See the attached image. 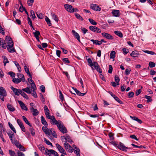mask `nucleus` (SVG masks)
<instances>
[{"label": "nucleus", "mask_w": 156, "mask_h": 156, "mask_svg": "<svg viewBox=\"0 0 156 156\" xmlns=\"http://www.w3.org/2000/svg\"><path fill=\"white\" fill-rule=\"evenodd\" d=\"M72 32L73 33L74 37L76 38L79 42H80V35L79 34L73 30H72Z\"/></svg>", "instance_id": "nucleus-16"}, {"label": "nucleus", "mask_w": 156, "mask_h": 156, "mask_svg": "<svg viewBox=\"0 0 156 156\" xmlns=\"http://www.w3.org/2000/svg\"><path fill=\"white\" fill-rule=\"evenodd\" d=\"M64 139H65V140L67 142H72L70 138V137L69 136H66V137L64 138Z\"/></svg>", "instance_id": "nucleus-64"}, {"label": "nucleus", "mask_w": 156, "mask_h": 156, "mask_svg": "<svg viewBox=\"0 0 156 156\" xmlns=\"http://www.w3.org/2000/svg\"><path fill=\"white\" fill-rule=\"evenodd\" d=\"M62 60L65 63H70V61L68 58H63L62 59Z\"/></svg>", "instance_id": "nucleus-60"}, {"label": "nucleus", "mask_w": 156, "mask_h": 156, "mask_svg": "<svg viewBox=\"0 0 156 156\" xmlns=\"http://www.w3.org/2000/svg\"><path fill=\"white\" fill-rule=\"evenodd\" d=\"M30 126V127L29 128V131L31 132V133L32 135L33 136H34L35 134L34 131V129H33V128L32 126L31 125V126Z\"/></svg>", "instance_id": "nucleus-39"}, {"label": "nucleus", "mask_w": 156, "mask_h": 156, "mask_svg": "<svg viewBox=\"0 0 156 156\" xmlns=\"http://www.w3.org/2000/svg\"><path fill=\"white\" fill-rule=\"evenodd\" d=\"M90 41L93 42V44L98 45H100L101 44V43L100 41H99L98 40H94L93 39H91L90 40Z\"/></svg>", "instance_id": "nucleus-30"}, {"label": "nucleus", "mask_w": 156, "mask_h": 156, "mask_svg": "<svg viewBox=\"0 0 156 156\" xmlns=\"http://www.w3.org/2000/svg\"><path fill=\"white\" fill-rule=\"evenodd\" d=\"M24 69L25 72L27 73L29 77L30 78H32V76L29 72V69L27 68V66H25L24 67Z\"/></svg>", "instance_id": "nucleus-20"}, {"label": "nucleus", "mask_w": 156, "mask_h": 156, "mask_svg": "<svg viewBox=\"0 0 156 156\" xmlns=\"http://www.w3.org/2000/svg\"><path fill=\"white\" fill-rule=\"evenodd\" d=\"M7 74L10 76L11 77L14 78L15 76V74L12 72L10 71Z\"/></svg>", "instance_id": "nucleus-52"}, {"label": "nucleus", "mask_w": 156, "mask_h": 156, "mask_svg": "<svg viewBox=\"0 0 156 156\" xmlns=\"http://www.w3.org/2000/svg\"><path fill=\"white\" fill-rule=\"evenodd\" d=\"M149 66L151 68H153L155 66V64L153 62H150L149 63Z\"/></svg>", "instance_id": "nucleus-61"}, {"label": "nucleus", "mask_w": 156, "mask_h": 156, "mask_svg": "<svg viewBox=\"0 0 156 156\" xmlns=\"http://www.w3.org/2000/svg\"><path fill=\"white\" fill-rule=\"evenodd\" d=\"M144 98L147 99V102H149L152 101V99L151 98V97L150 96L147 95H145Z\"/></svg>", "instance_id": "nucleus-59"}, {"label": "nucleus", "mask_w": 156, "mask_h": 156, "mask_svg": "<svg viewBox=\"0 0 156 156\" xmlns=\"http://www.w3.org/2000/svg\"><path fill=\"white\" fill-rule=\"evenodd\" d=\"M36 89V88H31V94L35 98H37V95L35 91V90Z\"/></svg>", "instance_id": "nucleus-23"}, {"label": "nucleus", "mask_w": 156, "mask_h": 156, "mask_svg": "<svg viewBox=\"0 0 156 156\" xmlns=\"http://www.w3.org/2000/svg\"><path fill=\"white\" fill-rule=\"evenodd\" d=\"M75 16L77 19H78L81 21H82L83 20V18L80 16L79 14L76 13H75Z\"/></svg>", "instance_id": "nucleus-44"}, {"label": "nucleus", "mask_w": 156, "mask_h": 156, "mask_svg": "<svg viewBox=\"0 0 156 156\" xmlns=\"http://www.w3.org/2000/svg\"><path fill=\"white\" fill-rule=\"evenodd\" d=\"M0 45L4 48H6L7 47L5 41L3 39L0 38Z\"/></svg>", "instance_id": "nucleus-17"}, {"label": "nucleus", "mask_w": 156, "mask_h": 156, "mask_svg": "<svg viewBox=\"0 0 156 156\" xmlns=\"http://www.w3.org/2000/svg\"><path fill=\"white\" fill-rule=\"evenodd\" d=\"M112 13L113 16L117 17H119L120 15L119 10H113Z\"/></svg>", "instance_id": "nucleus-18"}, {"label": "nucleus", "mask_w": 156, "mask_h": 156, "mask_svg": "<svg viewBox=\"0 0 156 156\" xmlns=\"http://www.w3.org/2000/svg\"><path fill=\"white\" fill-rule=\"evenodd\" d=\"M94 69H96L97 71L99 72V73H102V69L100 68L97 62H94Z\"/></svg>", "instance_id": "nucleus-15"}, {"label": "nucleus", "mask_w": 156, "mask_h": 156, "mask_svg": "<svg viewBox=\"0 0 156 156\" xmlns=\"http://www.w3.org/2000/svg\"><path fill=\"white\" fill-rule=\"evenodd\" d=\"M115 56V52L114 51H112L110 54V57L111 58H114Z\"/></svg>", "instance_id": "nucleus-41"}, {"label": "nucleus", "mask_w": 156, "mask_h": 156, "mask_svg": "<svg viewBox=\"0 0 156 156\" xmlns=\"http://www.w3.org/2000/svg\"><path fill=\"white\" fill-rule=\"evenodd\" d=\"M115 34L121 38L123 37V34L119 31L116 30L114 31Z\"/></svg>", "instance_id": "nucleus-31"}, {"label": "nucleus", "mask_w": 156, "mask_h": 156, "mask_svg": "<svg viewBox=\"0 0 156 156\" xmlns=\"http://www.w3.org/2000/svg\"><path fill=\"white\" fill-rule=\"evenodd\" d=\"M30 16L31 17V18L34 19L36 17V16L34 13V12L33 10H31L30 12Z\"/></svg>", "instance_id": "nucleus-50"}, {"label": "nucleus", "mask_w": 156, "mask_h": 156, "mask_svg": "<svg viewBox=\"0 0 156 156\" xmlns=\"http://www.w3.org/2000/svg\"><path fill=\"white\" fill-rule=\"evenodd\" d=\"M101 34L103 37L108 40H113L114 38L112 35L108 33L103 32Z\"/></svg>", "instance_id": "nucleus-7"}, {"label": "nucleus", "mask_w": 156, "mask_h": 156, "mask_svg": "<svg viewBox=\"0 0 156 156\" xmlns=\"http://www.w3.org/2000/svg\"><path fill=\"white\" fill-rule=\"evenodd\" d=\"M64 7L69 12L72 13L74 12V8L71 5L65 4Z\"/></svg>", "instance_id": "nucleus-4"}, {"label": "nucleus", "mask_w": 156, "mask_h": 156, "mask_svg": "<svg viewBox=\"0 0 156 156\" xmlns=\"http://www.w3.org/2000/svg\"><path fill=\"white\" fill-rule=\"evenodd\" d=\"M56 146L60 152L61 153L62 152H64V150L62 148V147L59 144H56Z\"/></svg>", "instance_id": "nucleus-25"}, {"label": "nucleus", "mask_w": 156, "mask_h": 156, "mask_svg": "<svg viewBox=\"0 0 156 156\" xmlns=\"http://www.w3.org/2000/svg\"><path fill=\"white\" fill-rule=\"evenodd\" d=\"M9 152L10 156H16V154L14 151H12L11 150H9Z\"/></svg>", "instance_id": "nucleus-45"}, {"label": "nucleus", "mask_w": 156, "mask_h": 156, "mask_svg": "<svg viewBox=\"0 0 156 156\" xmlns=\"http://www.w3.org/2000/svg\"><path fill=\"white\" fill-rule=\"evenodd\" d=\"M42 129L46 134L49 135V129L46 126H43Z\"/></svg>", "instance_id": "nucleus-21"}, {"label": "nucleus", "mask_w": 156, "mask_h": 156, "mask_svg": "<svg viewBox=\"0 0 156 156\" xmlns=\"http://www.w3.org/2000/svg\"><path fill=\"white\" fill-rule=\"evenodd\" d=\"M10 88L12 90L15 95L17 96H19L20 95L21 90L20 89H18L14 88L12 86H11Z\"/></svg>", "instance_id": "nucleus-11"}, {"label": "nucleus", "mask_w": 156, "mask_h": 156, "mask_svg": "<svg viewBox=\"0 0 156 156\" xmlns=\"http://www.w3.org/2000/svg\"><path fill=\"white\" fill-rule=\"evenodd\" d=\"M130 117L132 118L133 119L136 121L140 124L142 122L141 120H140L137 117L135 116H130Z\"/></svg>", "instance_id": "nucleus-35"}, {"label": "nucleus", "mask_w": 156, "mask_h": 156, "mask_svg": "<svg viewBox=\"0 0 156 156\" xmlns=\"http://www.w3.org/2000/svg\"><path fill=\"white\" fill-rule=\"evenodd\" d=\"M57 127L60 132L63 133H66L67 131L66 128L64 126L63 123L61 122H59L58 124Z\"/></svg>", "instance_id": "nucleus-2"}, {"label": "nucleus", "mask_w": 156, "mask_h": 156, "mask_svg": "<svg viewBox=\"0 0 156 156\" xmlns=\"http://www.w3.org/2000/svg\"><path fill=\"white\" fill-rule=\"evenodd\" d=\"M7 107L9 110L10 111L13 112L15 110V108L10 105L7 104Z\"/></svg>", "instance_id": "nucleus-36"}, {"label": "nucleus", "mask_w": 156, "mask_h": 156, "mask_svg": "<svg viewBox=\"0 0 156 156\" xmlns=\"http://www.w3.org/2000/svg\"><path fill=\"white\" fill-rule=\"evenodd\" d=\"M17 122L20 128L23 126V123L20 120L18 119L17 120Z\"/></svg>", "instance_id": "nucleus-56"}, {"label": "nucleus", "mask_w": 156, "mask_h": 156, "mask_svg": "<svg viewBox=\"0 0 156 156\" xmlns=\"http://www.w3.org/2000/svg\"><path fill=\"white\" fill-rule=\"evenodd\" d=\"M22 118L23 120L24 121V122L27 125H28L29 126H31V124L29 122L27 119L26 118V117L24 116H22Z\"/></svg>", "instance_id": "nucleus-40"}, {"label": "nucleus", "mask_w": 156, "mask_h": 156, "mask_svg": "<svg viewBox=\"0 0 156 156\" xmlns=\"http://www.w3.org/2000/svg\"><path fill=\"white\" fill-rule=\"evenodd\" d=\"M90 8L91 9L95 11H100L101 10V8L96 4H92L90 5Z\"/></svg>", "instance_id": "nucleus-6"}, {"label": "nucleus", "mask_w": 156, "mask_h": 156, "mask_svg": "<svg viewBox=\"0 0 156 156\" xmlns=\"http://www.w3.org/2000/svg\"><path fill=\"white\" fill-rule=\"evenodd\" d=\"M19 145H16V146L19 148L20 151H25V149L20 144L18 143Z\"/></svg>", "instance_id": "nucleus-43"}, {"label": "nucleus", "mask_w": 156, "mask_h": 156, "mask_svg": "<svg viewBox=\"0 0 156 156\" xmlns=\"http://www.w3.org/2000/svg\"><path fill=\"white\" fill-rule=\"evenodd\" d=\"M49 135H50V133L51 134L53 135V136L55 138H57V135L55 132L53 130V129H49Z\"/></svg>", "instance_id": "nucleus-28"}, {"label": "nucleus", "mask_w": 156, "mask_h": 156, "mask_svg": "<svg viewBox=\"0 0 156 156\" xmlns=\"http://www.w3.org/2000/svg\"><path fill=\"white\" fill-rule=\"evenodd\" d=\"M7 134L9 137L11 141L12 140L13 137L14 136V134L11 131L7 132Z\"/></svg>", "instance_id": "nucleus-33"}, {"label": "nucleus", "mask_w": 156, "mask_h": 156, "mask_svg": "<svg viewBox=\"0 0 156 156\" xmlns=\"http://www.w3.org/2000/svg\"><path fill=\"white\" fill-rule=\"evenodd\" d=\"M30 110L32 112L33 115L35 116L37 115L39 113V112L36 109H35L34 108H30Z\"/></svg>", "instance_id": "nucleus-13"}, {"label": "nucleus", "mask_w": 156, "mask_h": 156, "mask_svg": "<svg viewBox=\"0 0 156 156\" xmlns=\"http://www.w3.org/2000/svg\"><path fill=\"white\" fill-rule=\"evenodd\" d=\"M123 53L124 54L126 55L129 52V50L126 48H123L122 49Z\"/></svg>", "instance_id": "nucleus-62"}, {"label": "nucleus", "mask_w": 156, "mask_h": 156, "mask_svg": "<svg viewBox=\"0 0 156 156\" xmlns=\"http://www.w3.org/2000/svg\"><path fill=\"white\" fill-rule=\"evenodd\" d=\"M51 16L52 18L56 22L58 21V18L57 16L53 12H51Z\"/></svg>", "instance_id": "nucleus-24"}, {"label": "nucleus", "mask_w": 156, "mask_h": 156, "mask_svg": "<svg viewBox=\"0 0 156 156\" xmlns=\"http://www.w3.org/2000/svg\"><path fill=\"white\" fill-rule=\"evenodd\" d=\"M2 58H3V62L4 64V66H5L6 65V64L7 63H8L9 62V61L8 60L7 58L5 56H2Z\"/></svg>", "instance_id": "nucleus-38"}, {"label": "nucleus", "mask_w": 156, "mask_h": 156, "mask_svg": "<svg viewBox=\"0 0 156 156\" xmlns=\"http://www.w3.org/2000/svg\"><path fill=\"white\" fill-rule=\"evenodd\" d=\"M44 141L45 142V143L48 145L51 146H53L52 144L47 139L45 138H44Z\"/></svg>", "instance_id": "nucleus-57"}, {"label": "nucleus", "mask_w": 156, "mask_h": 156, "mask_svg": "<svg viewBox=\"0 0 156 156\" xmlns=\"http://www.w3.org/2000/svg\"><path fill=\"white\" fill-rule=\"evenodd\" d=\"M117 147L119 149L123 151H126V149H128L127 147L125 146L124 144L121 142H120L118 145Z\"/></svg>", "instance_id": "nucleus-10"}, {"label": "nucleus", "mask_w": 156, "mask_h": 156, "mask_svg": "<svg viewBox=\"0 0 156 156\" xmlns=\"http://www.w3.org/2000/svg\"><path fill=\"white\" fill-rule=\"evenodd\" d=\"M144 52L145 53H147V54H151V55H154L155 54V53L154 52L152 51L145 50V51H144Z\"/></svg>", "instance_id": "nucleus-58"}, {"label": "nucleus", "mask_w": 156, "mask_h": 156, "mask_svg": "<svg viewBox=\"0 0 156 156\" xmlns=\"http://www.w3.org/2000/svg\"><path fill=\"white\" fill-rule=\"evenodd\" d=\"M89 29L92 31L97 33L101 32V30L96 26H90L89 27Z\"/></svg>", "instance_id": "nucleus-5"}, {"label": "nucleus", "mask_w": 156, "mask_h": 156, "mask_svg": "<svg viewBox=\"0 0 156 156\" xmlns=\"http://www.w3.org/2000/svg\"><path fill=\"white\" fill-rule=\"evenodd\" d=\"M66 150L67 151H68L70 153H72L73 151V147L71 146H70V147H69L68 148H66Z\"/></svg>", "instance_id": "nucleus-63"}, {"label": "nucleus", "mask_w": 156, "mask_h": 156, "mask_svg": "<svg viewBox=\"0 0 156 156\" xmlns=\"http://www.w3.org/2000/svg\"><path fill=\"white\" fill-rule=\"evenodd\" d=\"M29 83L30 84L31 88H36V85L34 81L31 79H27Z\"/></svg>", "instance_id": "nucleus-19"}, {"label": "nucleus", "mask_w": 156, "mask_h": 156, "mask_svg": "<svg viewBox=\"0 0 156 156\" xmlns=\"http://www.w3.org/2000/svg\"><path fill=\"white\" fill-rule=\"evenodd\" d=\"M50 119V122L53 125H56L57 126L58 124V122H61L60 120H58V121H57L54 116L52 115L51 116V118Z\"/></svg>", "instance_id": "nucleus-9"}, {"label": "nucleus", "mask_w": 156, "mask_h": 156, "mask_svg": "<svg viewBox=\"0 0 156 156\" xmlns=\"http://www.w3.org/2000/svg\"><path fill=\"white\" fill-rule=\"evenodd\" d=\"M53 150H48L46 149V150H45V154L47 155H49V154H52L53 151H53Z\"/></svg>", "instance_id": "nucleus-49"}, {"label": "nucleus", "mask_w": 156, "mask_h": 156, "mask_svg": "<svg viewBox=\"0 0 156 156\" xmlns=\"http://www.w3.org/2000/svg\"><path fill=\"white\" fill-rule=\"evenodd\" d=\"M0 132L2 134V133L5 135H6V133H5V128L3 127V124L2 123H0Z\"/></svg>", "instance_id": "nucleus-26"}, {"label": "nucleus", "mask_w": 156, "mask_h": 156, "mask_svg": "<svg viewBox=\"0 0 156 156\" xmlns=\"http://www.w3.org/2000/svg\"><path fill=\"white\" fill-rule=\"evenodd\" d=\"M18 102L20 105L21 108L24 110L28 111V108L23 103V102L21 101H18Z\"/></svg>", "instance_id": "nucleus-12"}, {"label": "nucleus", "mask_w": 156, "mask_h": 156, "mask_svg": "<svg viewBox=\"0 0 156 156\" xmlns=\"http://www.w3.org/2000/svg\"><path fill=\"white\" fill-rule=\"evenodd\" d=\"M27 19L28 21V23L29 25H30V26L33 28V26L32 25V22L30 19V18L29 17V16H27Z\"/></svg>", "instance_id": "nucleus-55"}, {"label": "nucleus", "mask_w": 156, "mask_h": 156, "mask_svg": "<svg viewBox=\"0 0 156 156\" xmlns=\"http://www.w3.org/2000/svg\"><path fill=\"white\" fill-rule=\"evenodd\" d=\"M72 88L74 90L75 92L76 93V94L79 96H82L85 95L86 94V93H83L80 92L76 88H75L74 87H72Z\"/></svg>", "instance_id": "nucleus-22"}, {"label": "nucleus", "mask_w": 156, "mask_h": 156, "mask_svg": "<svg viewBox=\"0 0 156 156\" xmlns=\"http://www.w3.org/2000/svg\"><path fill=\"white\" fill-rule=\"evenodd\" d=\"M41 119L42 123L45 126H47L48 125L47 122L45 120L44 117L43 116H41Z\"/></svg>", "instance_id": "nucleus-27"}, {"label": "nucleus", "mask_w": 156, "mask_h": 156, "mask_svg": "<svg viewBox=\"0 0 156 156\" xmlns=\"http://www.w3.org/2000/svg\"><path fill=\"white\" fill-rule=\"evenodd\" d=\"M109 94L111 95L115 99V100L117 102L119 103L120 104H122V101L120 100L119 98L116 96L114 94H113L112 92L111 91L109 92Z\"/></svg>", "instance_id": "nucleus-8"}, {"label": "nucleus", "mask_w": 156, "mask_h": 156, "mask_svg": "<svg viewBox=\"0 0 156 156\" xmlns=\"http://www.w3.org/2000/svg\"><path fill=\"white\" fill-rule=\"evenodd\" d=\"M33 34L35 37H38L40 34L39 31L38 30H36L35 32H34Z\"/></svg>", "instance_id": "nucleus-51"}, {"label": "nucleus", "mask_w": 156, "mask_h": 156, "mask_svg": "<svg viewBox=\"0 0 156 156\" xmlns=\"http://www.w3.org/2000/svg\"><path fill=\"white\" fill-rule=\"evenodd\" d=\"M20 94H21V95L25 98L26 99L28 98V97L27 95L26 94V93H25L23 92L22 90H21V92H20Z\"/></svg>", "instance_id": "nucleus-53"}, {"label": "nucleus", "mask_w": 156, "mask_h": 156, "mask_svg": "<svg viewBox=\"0 0 156 156\" xmlns=\"http://www.w3.org/2000/svg\"><path fill=\"white\" fill-rule=\"evenodd\" d=\"M14 63L17 67L18 71H19V72H20L21 71V69L19 64L16 61L14 62Z\"/></svg>", "instance_id": "nucleus-46"}, {"label": "nucleus", "mask_w": 156, "mask_h": 156, "mask_svg": "<svg viewBox=\"0 0 156 156\" xmlns=\"http://www.w3.org/2000/svg\"><path fill=\"white\" fill-rule=\"evenodd\" d=\"M87 62L89 63V65L91 67L94 66V62H92V61L90 58H88L87 60Z\"/></svg>", "instance_id": "nucleus-32"}, {"label": "nucleus", "mask_w": 156, "mask_h": 156, "mask_svg": "<svg viewBox=\"0 0 156 156\" xmlns=\"http://www.w3.org/2000/svg\"><path fill=\"white\" fill-rule=\"evenodd\" d=\"M5 41L8 44L7 48L8 51L10 53L15 52L16 50L13 47V42L11 37L7 36L5 37Z\"/></svg>", "instance_id": "nucleus-1"}, {"label": "nucleus", "mask_w": 156, "mask_h": 156, "mask_svg": "<svg viewBox=\"0 0 156 156\" xmlns=\"http://www.w3.org/2000/svg\"><path fill=\"white\" fill-rule=\"evenodd\" d=\"M8 124H9V126L10 128V129L12 131H13V132H14L15 133H16V131L15 128L13 126V125L12 124L10 123V122H8Z\"/></svg>", "instance_id": "nucleus-37"}, {"label": "nucleus", "mask_w": 156, "mask_h": 156, "mask_svg": "<svg viewBox=\"0 0 156 156\" xmlns=\"http://www.w3.org/2000/svg\"><path fill=\"white\" fill-rule=\"evenodd\" d=\"M12 81L15 83H18L21 81V79H13Z\"/></svg>", "instance_id": "nucleus-42"}, {"label": "nucleus", "mask_w": 156, "mask_h": 156, "mask_svg": "<svg viewBox=\"0 0 156 156\" xmlns=\"http://www.w3.org/2000/svg\"><path fill=\"white\" fill-rule=\"evenodd\" d=\"M140 55L139 52L136 50L132 51V53L130 54V55L133 58L138 57Z\"/></svg>", "instance_id": "nucleus-14"}, {"label": "nucleus", "mask_w": 156, "mask_h": 156, "mask_svg": "<svg viewBox=\"0 0 156 156\" xmlns=\"http://www.w3.org/2000/svg\"><path fill=\"white\" fill-rule=\"evenodd\" d=\"M45 21L47 22V24L49 26H51L52 24L51 22V21L47 16H45Z\"/></svg>", "instance_id": "nucleus-34"}, {"label": "nucleus", "mask_w": 156, "mask_h": 156, "mask_svg": "<svg viewBox=\"0 0 156 156\" xmlns=\"http://www.w3.org/2000/svg\"><path fill=\"white\" fill-rule=\"evenodd\" d=\"M22 90L23 91H25L28 94H31V88H30L29 87H26L25 88H23L22 89Z\"/></svg>", "instance_id": "nucleus-29"}, {"label": "nucleus", "mask_w": 156, "mask_h": 156, "mask_svg": "<svg viewBox=\"0 0 156 156\" xmlns=\"http://www.w3.org/2000/svg\"><path fill=\"white\" fill-rule=\"evenodd\" d=\"M76 150H74V153L76 154L77 156H80V150L79 148H76Z\"/></svg>", "instance_id": "nucleus-54"}, {"label": "nucleus", "mask_w": 156, "mask_h": 156, "mask_svg": "<svg viewBox=\"0 0 156 156\" xmlns=\"http://www.w3.org/2000/svg\"><path fill=\"white\" fill-rule=\"evenodd\" d=\"M89 21L90 22V23L92 25H96L97 24V23L93 19L89 18L88 19Z\"/></svg>", "instance_id": "nucleus-47"}, {"label": "nucleus", "mask_w": 156, "mask_h": 156, "mask_svg": "<svg viewBox=\"0 0 156 156\" xmlns=\"http://www.w3.org/2000/svg\"><path fill=\"white\" fill-rule=\"evenodd\" d=\"M7 95V93L5 89L2 87H0V99L3 101H4V97Z\"/></svg>", "instance_id": "nucleus-3"}, {"label": "nucleus", "mask_w": 156, "mask_h": 156, "mask_svg": "<svg viewBox=\"0 0 156 156\" xmlns=\"http://www.w3.org/2000/svg\"><path fill=\"white\" fill-rule=\"evenodd\" d=\"M38 147L39 149L42 152H43L45 150L44 147L41 144H40L38 146Z\"/></svg>", "instance_id": "nucleus-48"}]
</instances>
